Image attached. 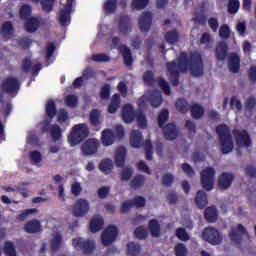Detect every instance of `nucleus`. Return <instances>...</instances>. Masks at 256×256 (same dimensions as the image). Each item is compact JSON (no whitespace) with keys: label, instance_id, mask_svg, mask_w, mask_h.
<instances>
[{"label":"nucleus","instance_id":"obj_54","mask_svg":"<svg viewBox=\"0 0 256 256\" xmlns=\"http://www.w3.org/2000/svg\"><path fill=\"white\" fill-rule=\"evenodd\" d=\"M111 97V85L104 84L100 90V98L104 101L109 100Z\"/></svg>","mask_w":256,"mask_h":256},{"label":"nucleus","instance_id":"obj_59","mask_svg":"<svg viewBox=\"0 0 256 256\" xmlns=\"http://www.w3.org/2000/svg\"><path fill=\"white\" fill-rule=\"evenodd\" d=\"M176 237H178L180 241H189V239H191V237L187 233V230L181 227L176 229Z\"/></svg>","mask_w":256,"mask_h":256},{"label":"nucleus","instance_id":"obj_62","mask_svg":"<svg viewBox=\"0 0 256 256\" xmlns=\"http://www.w3.org/2000/svg\"><path fill=\"white\" fill-rule=\"evenodd\" d=\"M175 181V177L171 173H166L162 176V184L164 187H171Z\"/></svg>","mask_w":256,"mask_h":256},{"label":"nucleus","instance_id":"obj_7","mask_svg":"<svg viewBox=\"0 0 256 256\" xmlns=\"http://www.w3.org/2000/svg\"><path fill=\"white\" fill-rule=\"evenodd\" d=\"M73 247L78 251H83L84 255H91L95 251V241L85 240L83 238H74L72 240Z\"/></svg>","mask_w":256,"mask_h":256},{"label":"nucleus","instance_id":"obj_20","mask_svg":"<svg viewBox=\"0 0 256 256\" xmlns=\"http://www.w3.org/2000/svg\"><path fill=\"white\" fill-rule=\"evenodd\" d=\"M229 55V46L227 42H220L217 44L215 49V56L217 61H225Z\"/></svg>","mask_w":256,"mask_h":256},{"label":"nucleus","instance_id":"obj_9","mask_svg":"<svg viewBox=\"0 0 256 256\" xmlns=\"http://www.w3.org/2000/svg\"><path fill=\"white\" fill-rule=\"evenodd\" d=\"M117 235H119L117 226H108L101 234L102 245L109 247L117 239Z\"/></svg>","mask_w":256,"mask_h":256},{"label":"nucleus","instance_id":"obj_13","mask_svg":"<svg viewBox=\"0 0 256 256\" xmlns=\"http://www.w3.org/2000/svg\"><path fill=\"white\" fill-rule=\"evenodd\" d=\"M162 131L166 141H175L179 137V128L175 123L166 124V126L162 127Z\"/></svg>","mask_w":256,"mask_h":256},{"label":"nucleus","instance_id":"obj_39","mask_svg":"<svg viewBox=\"0 0 256 256\" xmlns=\"http://www.w3.org/2000/svg\"><path fill=\"white\" fill-rule=\"evenodd\" d=\"M99 169L104 175H109L113 171V160L108 158L102 160L99 164Z\"/></svg>","mask_w":256,"mask_h":256},{"label":"nucleus","instance_id":"obj_56","mask_svg":"<svg viewBox=\"0 0 256 256\" xmlns=\"http://www.w3.org/2000/svg\"><path fill=\"white\" fill-rule=\"evenodd\" d=\"M174 253L176 256H187L189 251L187 250V246L183 243H178L174 248Z\"/></svg>","mask_w":256,"mask_h":256},{"label":"nucleus","instance_id":"obj_34","mask_svg":"<svg viewBox=\"0 0 256 256\" xmlns=\"http://www.w3.org/2000/svg\"><path fill=\"white\" fill-rule=\"evenodd\" d=\"M195 203L199 209L207 207V204L209 203V200H207V193L203 190L198 191L195 197Z\"/></svg>","mask_w":256,"mask_h":256},{"label":"nucleus","instance_id":"obj_26","mask_svg":"<svg viewBox=\"0 0 256 256\" xmlns=\"http://www.w3.org/2000/svg\"><path fill=\"white\" fill-rule=\"evenodd\" d=\"M127 157V149L123 146L119 147L115 153V164L116 167H125V159Z\"/></svg>","mask_w":256,"mask_h":256},{"label":"nucleus","instance_id":"obj_51","mask_svg":"<svg viewBox=\"0 0 256 256\" xmlns=\"http://www.w3.org/2000/svg\"><path fill=\"white\" fill-rule=\"evenodd\" d=\"M149 5V0H132L131 7L136 11H142Z\"/></svg>","mask_w":256,"mask_h":256},{"label":"nucleus","instance_id":"obj_1","mask_svg":"<svg viewBox=\"0 0 256 256\" xmlns=\"http://www.w3.org/2000/svg\"><path fill=\"white\" fill-rule=\"evenodd\" d=\"M166 69L173 87H177L181 73H187L188 69L192 77H201L203 75V58L197 52H192L189 55L186 52H182L178 57V64L175 60L167 62Z\"/></svg>","mask_w":256,"mask_h":256},{"label":"nucleus","instance_id":"obj_2","mask_svg":"<svg viewBox=\"0 0 256 256\" xmlns=\"http://www.w3.org/2000/svg\"><path fill=\"white\" fill-rule=\"evenodd\" d=\"M216 134L218 135L221 153L223 155H229L235 148L231 128L227 124H219L216 127Z\"/></svg>","mask_w":256,"mask_h":256},{"label":"nucleus","instance_id":"obj_8","mask_svg":"<svg viewBox=\"0 0 256 256\" xmlns=\"http://www.w3.org/2000/svg\"><path fill=\"white\" fill-rule=\"evenodd\" d=\"M91 206L87 199L79 198L72 208V215L74 217H85L89 213Z\"/></svg>","mask_w":256,"mask_h":256},{"label":"nucleus","instance_id":"obj_44","mask_svg":"<svg viewBox=\"0 0 256 256\" xmlns=\"http://www.w3.org/2000/svg\"><path fill=\"white\" fill-rule=\"evenodd\" d=\"M63 243V237L60 234H56L50 242V248L52 251H59L61 244Z\"/></svg>","mask_w":256,"mask_h":256},{"label":"nucleus","instance_id":"obj_57","mask_svg":"<svg viewBox=\"0 0 256 256\" xmlns=\"http://www.w3.org/2000/svg\"><path fill=\"white\" fill-rule=\"evenodd\" d=\"M65 103H66L67 107L74 108L78 105L79 98L73 94H69L65 97Z\"/></svg>","mask_w":256,"mask_h":256},{"label":"nucleus","instance_id":"obj_58","mask_svg":"<svg viewBox=\"0 0 256 256\" xmlns=\"http://www.w3.org/2000/svg\"><path fill=\"white\" fill-rule=\"evenodd\" d=\"M43 11L46 13H51L53 11V6L55 5V0H40Z\"/></svg>","mask_w":256,"mask_h":256},{"label":"nucleus","instance_id":"obj_50","mask_svg":"<svg viewBox=\"0 0 256 256\" xmlns=\"http://www.w3.org/2000/svg\"><path fill=\"white\" fill-rule=\"evenodd\" d=\"M131 177H133V168L124 167L120 172L121 181H130Z\"/></svg>","mask_w":256,"mask_h":256},{"label":"nucleus","instance_id":"obj_15","mask_svg":"<svg viewBox=\"0 0 256 256\" xmlns=\"http://www.w3.org/2000/svg\"><path fill=\"white\" fill-rule=\"evenodd\" d=\"M233 181H235V175L233 173L223 172L218 178V187L225 191L233 185Z\"/></svg>","mask_w":256,"mask_h":256},{"label":"nucleus","instance_id":"obj_23","mask_svg":"<svg viewBox=\"0 0 256 256\" xmlns=\"http://www.w3.org/2000/svg\"><path fill=\"white\" fill-rule=\"evenodd\" d=\"M130 145L134 149H141L143 145V134L139 130H132L130 134Z\"/></svg>","mask_w":256,"mask_h":256},{"label":"nucleus","instance_id":"obj_33","mask_svg":"<svg viewBox=\"0 0 256 256\" xmlns=\"http://www.w3.org/2000/svg\"><path fill=\"white\" fill-rule=\"evenodd\" d=\"M121 107V95L118 93L114 94L111 98V102L108 105V113H117V109Z\"/></svg>","mask_w":256,"mask_h":256},{"label":"nucleus","instance_id":"obj_16","mask_svg":"<svg viewBox=\"0 0 256 256\" xmlns=\"http://www.w3.org/2000/svg\"><path fill=\"white\" fill-rule=\"evenodd\" d=\"M99 149V140L98 139H88L81 147L84 155H95Z\"/></svg>","mask_w":256,"mask_h":256},{"label":"nucleus","instance_id":"obj_24","mask_svg":"<svg viewBox=\"0 0 256 256\" xmlns=\"http://www.w3.org/2000/svg\"><path fill=\"white\" fill-rule=\"evenodd\" d=\"M101 142L104 147H111L115 143V132L107 128L102 131Z\"/></svg>","mask_w":256,"mask_h":256},{"label":"nucleus","instance_id":"obj_25","mask_svg":"<svg viewBox=\"0 0 256 256\" xmlns=\"http://www.w3.org/2000/svg\"><path fill=\"white\" fill-rule=\"evenodd\" d=\"M24 231L29 234L41 233V222L37 219L28 221L24 225Z\"/></svg>","mask_w":256,"mask_h":256},{"label":"nucleus","instance_id":"obj_5","mask_svg":"<svg viewBox=\"0 0 256 256\" xmlns=\"http://www.w3.org/2000/svg\"><path fill=\"white\" fill-rule=\"evenodd\" d=\"M201 185L205 191H212L215 185V168L208 167L204 169L201 174Z\"/></svg>","mask_w":256,"mask_h":256},{"label":"nucleus","instance_id":"obj_19","mask_svg":"<svg viewBox=\"0 0 256 256\" xmlns=\"http://www.w3.org/2000/svg\"><path fill=\"white\" fill-rule=\"evenodd\" d=\"M118 53H120V55H122L124 65H126V67L133 66V55L131 53V49L129 47H127V45H120L118 47Z\"/></svg>","mask_w":256,"mask_h":256},{"label":"nucleus","instance_id":"obj_43","mask_svg":"<svg viewBox=\"0 0 256 256\" xmlns=\"http://www.w3.org/2000/svg\"><path fill=\"white\" fill-rule=\"evenodd\" d=\"M142 79L143 82L149 87H153L155 85V74H153V71L151 70H147L146 72H144Z\"/></svg>","mask_w":256,"mask_h":256},{"label":"nucleus","instance_id":"obj_17","mask_svg":"<svg viewBox=\"0 0 256 256\" xmlns=\"http://www.w3.org/2000/svg\"><path fill=\"white\" fill-rule=\"evenodd\" d=\"M137 117V113H135V108L131 104H125L122 107V119L124 123H133L135 118Z\"/></svg>","mask_w":256,"mask_h":256},{"label":"nucleus","instance_id":"obj_32","mask_svg":"<svg viewBox=\"0 0 256 256\" xmlns=\"http://www.w3.org/2000/svg\"><path fill=\"white\" fill-rule=\"evenodd\" d=\"M24 27L27 33H35L39 29V19L30 17L25 20Z\"/></svg>","mask_w":256,"mask_h":256},{"label":"nucleus","instance_id":"obj_31","mask_svg":"<svg viewBox=\"0 0 256 256\" xmlns=\"http://www.w3.org/2000/svg\"><path fill=\"white\" fill-rule=\"evenodd\" d=\"M148 229L152 235V237H161V224L157 219H152L148 223Z\"/></svg>","mask_w":256,"mask_h":256},{"label":"nucleus","instance_id":"obj_30","mask_svg":"<svg viewBox=\"0 0 256 256\" xmlns=\"http://www.w3.org/2000/svg\"><path fill=\"white\" fill-rule=\"evenodd\" d=\"M141 244L137 242H128L126 245V255L139 256L141 254Z\"/></svg>","mask_w":256,"mask_h":256},{"label":"nucleus","instance_id":"obj_27","mask_svg":"<svg viewBox=\"0 0 256 256\" xmlns=\"http://www.w3.org/2000/svg\"><path fill=\"white\" fill-rule=\"evenodd\" d=\"M103 225H105V220L103 217L97 215L94 216L90 221V231L91 233H97L103 229Z\"/></svg>","mask_w":256,"mask_h":256},{"label":"nucleus","instance_id":"obj_11","mask_svg":"<svg viewBox=\"0 0 256 256\" xmlns=\"http://www.w3.org/2000/svg\"><path fill=\"white\" fill-rule=\"evenodd\" d=\"M73 11V0H67L64 9L60 10L59 23L65 27L71 23V12Z\"/></svg>","mask_w":256,"mask_h":256},{"label":"nucleus","instance_id":"obj_3","mask_svg":"<svg viewBox=\"0 0 256 256\" xmlns=\"http://www.w3.org/2000/svg\"><path fill=\"white\" fill-rule=\"evenodd\" d=\"M89 137V126L86 123L77 124L72 127L70 135L68 136V142L71 147L79 145L82 141H85Z\"/></svg>","mask_w":256,"mask_h":256},{"label":"nucleus","instance_id":"obj_12","mask_svg":"<svg viewBox=\"0 0 256 256\" xmlns=\"http://www.w3.org/2000/svg\"><path fill=\"white\" fill-rule=\"evenodd\" d=\"M232 133L239 147H251V137L249 136V133H247L245 130L239 131L237 129H234Z\"/></svg>","mask_w":256,"mask_h":256},{"label":"nucleus","instance_id":"obj_48","mask_svg":"<svg viewBox=\"0 0 256 256\" xmlns=\"http://www.w3.org/2000/svg\"><path fill=\"white\" fill-rule=\"evenodd\" d=\"M158 86L163 91V93H165V95H171V86L169 85V82L165 81V78H158Z\"/></svg>","mask_w":256,"mask_h":256},{"label":"nucleus","instance_id":"obj_10","mask_svg":"<svg viewBox=\"0 0 256 256\" xmlns=\"http://www.w3.org/2000/svg\"><path fill=\"white\" fill-rule=\"evenodd\" d=\"M243 235H249L247 228H245L243 224H237L236 227L231 228L229 238L231 241H233V243H236V245H241L243 242Z\"/></svg>","mask_w":256,"mask_h":256},{"label":"nucleus","instance_id":"obj_53","mask_svg":"<svg viewBox=\"0 0 256 256\" xmlns=\"http://www.w3.org/2000/svg\"><path fill=\"white\" fill-rule=\"evenodd\" d=\"M239 7H241V2H239V0H229L228 13H230L231 15H235V13L239 11Z\"/></svg>","mask_w":256,"mask_h":256},{"label":"nucleus","instance_id":"obj_55","mask_svg":"<svg viewBox=\"0 0 256 256\" xmlns=\"http://www.w3.org/2000/svg\"><path fill=\"white\" fill-rule=\"evenodd\" d=\"M4 253L9 256H17V250L15 249V245L13 242L8 241L4 244Z\"/></svg>","mask_w":256,"mask_h":256},{"label":"nucleus","instance_id":"obj_47","mask_svg":"<svg viewBox=\"0 0 256 256\" xmlns=\"http://www.w3.org/2000/svg\"><path fill=\"white\" fill-rule=\"evenodd\" d=\"M219 37L220 39H224L225 41L227 39H230L231 37V28H229V25L223 24L219 29Z\"/></svg>","mask_w":256,"mask_h":256},{"label":"nucleus","instance_id":"obj_4","mask_svg":"<svg viewBox=\"0 0 256 256\" xmlns=\"http://www.w3.org/2000/svg\"><path fill=\"white\" fill-rule=\"evenodd\" d=\"M1 89L10 97H17L21 89V82L18 78L10 76L3 80Z\"/></svg>","mask_w":256,"mask_h":256},{"label":"nucleus","instance_id":"obj_64","mask_svg":"<svg viewBox=\"0 0 256 256\" xmlns=\"http://www.w3.org/2000/svg\"><path fill=\"white\" fill-rule=\"evenodd\" d=\"M30 159L34 165H37V163L43 161V156L41 155V152L34 150L30 152Z\"/></svg>","mask_w":256,"mask_h":256},{"label":"nucleus","instance_id":"obj_52","mask_svg":"<svg viewBox=\"0 0 256 256\" xmlns=\"http://www.w3.org/2000/svg\"><path fill=\"white\" fill-rule=\"evenodd\" d=\"M136 121L138 126L141 129H145L147 127V116H145V114L141 111L136 113Z\"/></svg>","mask_w":256,"mask_h":256},{"label":"nucleus","instance_id":"obj_29","mask_svg":"<svg viewBox=\"0 0 256 256\" xmlns=\"http://www.w3.org/2000/svg\"><path fill=\"white\" fill-rule=\"evenodd\" d=\"M147 178L143 174H137L130 180L131 189L137 190L145 186Z\"/></svg>","mask_w":256,"mask_h":256},{"label":"nucleus","instance_id":"obj_6","mask_svg":"<svg viewBox=\"0 0 256 256\" xmlns=\"http://www.w3.org/2000/svg\"><path fill=\"white\" fill-rule=\"evenodd\" d=\"M202 239L210 245H221L223 236L216 228L207 227L202 232Z\"/></svg>","mask_w":256,"mask_h":256},{"label":"nucleus","instance_id":"obj_45","mask_svg":"<svg viewBox=\"0 0 256 256\" xmlns=\"http://www.w3.org/2000/svg\"><path fill=\"white\" fill-rule=\"evenodd\" d=\"M175 106L179 113H187L189 111V103H187L185 98L178 99Z\"/></svg>","mask_w":256,"mask_h":256},{"label":"nucleus","instance_id":"obj_38","mask_svg":"<svg viewBox=\"0 0 256 256\" xmlns=\"http://www.w3.org/2000/svg\"><path fill=\"white\" fill-rule=\"evenodd\" d=\"M45 112L48 119H50V121H53V119L55 118V115H57V106L55 105V101L49 100L47 102L45 107Z\"/></svg>","mask_w":256,"mask_h":256},{"label":"nucleus","instance_id":"obj_37","mask_svg":"<svg viewBox=\"0 0 256 256\" xmlns=\"http://www.w3.org/2000/svg\"><path fill=\"white\" fill-rule=\"evenodd\" d=\"M164 39L169 45H175V43H179V31L170 30L165 33Z\"/></svg>","mask_w":256,"mask_h":256},{"label":"nucleus","instance_id":"obj_49","mask_svg":"<svg viewBox=\"0 0 256 256\" xmlns=\"http://www.w3.org/2000/svg\"><path fill=\"white\" fill-rule=\"evenodd\" d=\"M169 121V110H163L158 115V126L160 129H163L165 127V123Z\"/></svg>","mask_w":256,"mask_h":256},{"label":"nucleus","instance_id":"obj_14","mask_svg":"<svg viewBox=\"0 0 256 256\" xmlns=\"http://www.w3.org/2000/svg\"><path fill=\"white\" fill-rule=\"evenodd\" d=\"M138 25L140 31H143L144 33H149L151 25H153V14L149 11L144 12L139 18Z\"/></svg>","mask_w":256,"mask_h":256},{"label":"nucleus","instance_id":"obj_18","mask_svg":"<svg viewBox=\"0 0 256 256\" xmlns=\"http://www.w3.org/2000/svg\"><path fill=\"white\" fill-rule=\"evenodd\" d=\"M131 17L129 15H121L120 20L118 22V31L122 35H127V33H131Z\"/></svg>","mask_w":256,"mask_h":256},{"label":"nucleus","instance_id":"obj_60","mask_svg":"<svg viewBox=\"0 0 256 256\" xmlns=\"http://www.w3.org/2000/svg\"><path fill=\"white\" fill-rule=\"evenodd\" d=\"M32 213H37V208H30L22 211L17 217V221H25L26 217L32 215Z\"/></svg>","mask_w":256,"mask_h":256},{"label":"nucleus","instance_id":"obj_35","mask_svg":"<svg viewBox=\"0 0 256 256\" xmlns=\"http://www.w3.org/2000/svg\"><path fill=\"white\" fill-rule=\"evenodd\" d=\"M33 13V7L29 4H23L19 8V17L22 21H26L27 19H31V15Z\"/></svg>","mask_w":256,"mask_h":256},{"label":"nucleus","instance_id":"obj_36","mask_svg":"<svg viewBox=\"0 0 256 256\" xmlns=\"http://www.w3.org/2000/svg\"><path fill=\"white\" fill-rule=\"evenodd\" d=\"M192 119H201L205 115V109L200 104H193L190 108Z\"/></svg>","mask_w":256,"mask_h":256},{"label":"nucleus","instance_id":"obj_41","mask_svg":"<svg viewBox=\"0 0 256 256\" xmlns=\"http://www.w3.org/2000/svg\"><path fill=\"white\" fill-rule=\"evenodd\" d=\"M149 102L152 107H161V104L163 103V96H161L159 92H154L150 95Z\"/></svg>","mask_w":256,"mask_h":256},{"label":"nucleus","instance_id":"obj_22","mask_svg":"<svg viewBox=\"0 0 256 256\" xmlns=\"http://www.w3.org/2000/svg\"><path fill=\"white\" fill-rule=\"evenodd\" d=\"M228 67L231 73H239L241 69V58L237 53H231L228 61Z\"/></svg>","mask_w":256,"mask_h":256},{"label":"nucleus","instance_id":"obj_46","mask_svg":"<svg viewBox=\"0 0 256 256\" xmlns=\"http://www.w3.org/2000/svg\"><path fill=\"white\" fill-rule=\"evenodd\" d=\"M144 149L147 161H153V144L151 140L147 139L144 142Z\"/></svg>","mask_w":256,"mask_h":256},{"label":"nucleus","instance_id":"obj_42","mask_svg":"<svg viewBox=\"0 0 256 256\" xmlns=\"http://www.w3.org/2000/svg\"><path fill=\"white\" fill-rule=\"evenodd\" d=\"M104 11L106 15H111L117 11V0H106L104 3Z\"/></svg>","mask_w":256,"mask_h":256},{"label":"nucleus","instance_id":"obj_40","mask_svg":"<svg viewBox=\"0 0 256 256\" xmlns=\"http://www.w3.org/2000/svg\"><path fill=\"white\" fill-rule=\"evenodd\" d=\"M50 135L54 143H57L61 139L63 131L59 125L53 124L50 128Z\"/></svg>","mask_w":256,"mask_h":256},{"label":"nucleus","instance_id":"obj_21","mask_svg":"<svg viewBox=\"0 0 256 256\" xmlns=\"http://www.w3.org/2000/svg\"><path fill=\"white\" fill-rule=\"evenodd\" d=\"M89 121L91 127L99 131L101 129V111L99 109H92L89 113Z\"/></svg>","mask_w":256,"mask_h":256},{"label":"nucleus","instance_id":"obj_28","mask_svg":"<svg viewBox=\"0 0 256 256\" xmlns=\"http://www.w3.org/2000/svg\"><path fill=\"white\" fill-rule=\"evenodd\" d=\"M204 217L208 223H215L219 217L217 207L209 206L204 211Z\"/></svg>","mask_w":256,"mask_h":256},{"label":"nucleus","instance_id":"obj_63","mask_svg":"<svg viewBox=\"0 0 256 256\" xmlns=\"http://www.w3.org/2000/svg\"><path fill=\"white\" fill-rule=\"evenodd\" d=\"M147 201L143 196H136L132 200L133 207H137V209H141V207H145Z\"/></svg>","mask_w":256,"mask_h":256},{"label":"nucleus","instance_id":"obj_61","mask_svg":"<svg viewBox=\"0 0 256 256\" xmlns=\"http://www.w3.org/2000/svg\"><path fill=\"white\" fill-rule=\"evenodd\" d=\"M134 235L136 239H140V240H145L147 239V236H148L147 230H145V228H143L142 226H139L135 229Z\"/></svg>","mask_w":256,"mask_h":256}]
</instances>
